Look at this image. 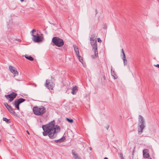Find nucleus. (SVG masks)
I'll list each match as a JSON object with an SVG mask.
<instances>
[{
    "label": "nucleus",
    "mask_w": 159,
    "mask_h": 159,
    "mask_svg": "<svg viewBox=\"0 0 159 159\" xmlns=\"http://www.w3.org/2000/svg\"><path fill=\"white\" fill-rule=\"evenodd\" d=\"M16 100L19 105L20 103L24 102L25 101V100L24 98H20L19 99H16Z\"/></svg>",
    "instance_id": "nucleus-15"
},
{
    "label": "nucleus",
    "mask_w": 159,
    "mask_h": 159,
    "mask_svg": "<svg viewBox=\"0 0 159 159\" xmlns=\"http://www.w3.org/2000/svg\"><path fill=\"white\" fill-rule=\"evenodd\" d=\"M75 51L76 53V56H78L79 55V49L76 45H74Z\"/></svg>",
    "instance_id": "nucleus-14"
},
{
    "label": "nucleus",
    "mask_w": 159,
    "mask_h": 159,
    "mask_svg": "<svg viewBox=\"0 0 159 159\" xmlns=\"http://www.w3.org/2000/svg\"><path fill=\"white\" fill-rule=\"evenodd\" d=\"M9 68L10 72L14 75V76H16L18 75V72L15 67L10 65L9 66Z\"/></svg>",
    "instance_id": "nucleus-9"
},
{
    "label": "nucleus",
    "mask_w": 159,
    "mask_h": 159,
    "mask_svg": "<svg viewBox=\"0 0 159 159\" xmlns=\"http://www.w3.org/2000/svg\"><path fill=\"white\" fill-rule=\"evenodd\" d=\"M3 121H6L7 123H9L10 122V119H7V118L4 117L3 118Z\"/></svg>",
    "instance_id": "nucleus-21"
},
{
    "label": "nucleus",
    "mask_w": 159,
    "mask_h": 159,
    "mask_svg": "<svg viewBox=\"0 0 159 159\" xmlns=\"http://www.w3.org/2000/svg\"><path fill=\"white\" fill-rule=\"evenodd\" d=\"M154 66L155 67H157L158 68H159V64H157V65H154Z\"/></svg>",
    "instance_id": "nucleus-28"
},
{
    "label": "nucleus",
    "mask_w": 159,
    "mask_h": 159,
    "mask_svg": "<svg viewBox=\"0 0 159 159\" xmlns=\"http://www.w3.org/2000/svg\"><path fill=\"white\" fill-rule=\"evenodd\" d=\"M26 132L28 134H30V133L28 130H27Z\"/></svg>",
    "instance_id": "nucleus-30"
},
{
    "label": "nucleus",
    "mask_w": 159,
    "mask_h": 159,
    "mask_svg": "<svg viewBox=\"0 0 159 159\" xmlns=\"http://www.w3.org/2000/svg\"><path fill=\"white\" fill-rule=\"evenodd\" d=\"M4 105L6 107V108L9 105H8L7 103V102H5L4 103Z\"/></svg>",
    "instance_id": "nucleus-24"
},
{
    "label": "nucleus",
    "mask_w": 159,
    "mask_h": 159,
    "mask_svg": "<svg viewBox=\"0 0 159 159\" xmlns=\"http://www.w3.org/2000/svg\"><path fill=\"white\" fill-rule=\"evenodd\" d=\"M123 60L124 61V65H126L127 63V60L126 58L125 55H124L123 57Z\"/></svg>",
    "instance_id": "nucleus-20"
},
{
    "label": "nucleus",
    "mask_w": 159,
    "mask_h": 159,
    "mask_svg": "<svg viewBox=\"0 0 159 159\" xmlns=\"http://www.w3.org/2000/svg\"><path fill=\"white\" fill-rule=\"evenodd\" d=\"M42 128L43 130V135L44 136L48 135L52 139L55 138L57 136V133L60 130V127L55 125L53 122L48 124L43 125Z\"/></svg>",
    "instance_id": "nucleus-1"
},
{
    "label": "nucleus",
    "mask_w": 159,
    "mask_h": 159,
    "mask_svg": "<svg viewBox=\"0 0 159 159\" xmlns=\"http://www.w3.org/2000/svg\"><path fill=\"white\" fill-rule=\"evenodd\" d=\"M8 111L11 114L14 115H15L16 113L15 111L13 110V109L9 105L8 107H7Z\"/></svg>",
    "instance_id": "nucleus-12"
},
{
    "label": "nucleus",
    "mask_w": 159,
    "mask_h": 159,
    "mask_svg": "<svg viewBox=\"0 0 159 159\" xmlns=\"http://www.w3.org/2000/svg\"><path fill=\"white\" fill-rule=\"evenodd\" d=\"M89 149H90V150H91V149H92V148H91V147H89Z\"/></svg>",
    "instance_id": "nucleus-32"
},
{
    "label": "nucleus",
    "mask_w": 159,
    "mask_h": 159,
    "mask_svg": "<svg viewBox=\"0 0 159 159\" xmlns=\"http://www.w3.org/2000/svg\"><path fill=\"white\" fill-rule=\"evenodd\" d=\"M17 95L16 93L14 92H12L10 94L5 95V97L6 99L8 100L9 102H11L13 101L14 99L16 97Z\"/></svg>",
    "instance_id": "nucleus-6"
},
{
    "label": "nucleus",
    "mask_w": 159,
    "mask_h": 159,
    "mask_svg": "<svg viewBox=\"0 0 159 159\" xmlns=\"http://www.w3.org/2000/svg\"><path fill=\"white\" fill-rule=\"evenodd\" d=\"M78 91V87L75 86L73 87L72 89L71 93L73 94H75Z\"/></svg>",
    "instance_id": "nucleus-11"
},
{
    "label": "nucleus",
    "mask_w": 159,
    "mask_h": 159,
    "mask_svg": "<svg viewBox=\"0 0 159 159\" xmlns=\"http://www.w3.org/2000/svg\"><path fill=\"white\" fill-rule=\"evenodd\" d=\"M94 37L95 36L93 34L92 35L91 37L90 38L91 44L93 48V51L94 53V56H92V57L93 58L98 57L97 41L94 39Z\"/></svg>",
    "instance_id": "nucleus-2"
},
{
    "label": "nucleus",
    "mask_w": 159,
    "mask_h": 159,
    "mask_svg": "<svg viewBox=\"0 0 159 159\" xmlns=\"http://www.w3.org/2000/svg\"><path fill=\"white\" fill-rule=\"evenodd\" d=\"M66 120L70 123H72L73 122V120L72 119H70L68 118H66Z\"/></svg>",
    "instance_id": "nucleus-22"
},
{
    "label": "nucleus",
    "mask_w": 159,
    "mask_h": 159,
    "mask_svg": "<svg viewBox=\"0 0 159 159\" xmlns=\"http://www.w3.org/2000/svg\"><path fill=\"white\" fill-rule=\"evenodd\" d=\"M33 36L32 38V40L35 42L39 43L42 41V39L43 38L39 36L38 34L37 35H34L33 34H32Z\"/></svg>",
    "instance_id": "nucleus-7"
},
{
    "label": "nucleus",
    "mask_w": 159,
    "mask_h": 159,
    "mask_svg": "<svg viewBox=\"0 0 159 159\" xmlns=\"http://www.w3.org/2000/svg\"><path fill=\"white\" fill-rule=\"evenodd\" d=\"M104 159H108L107 158V157H105Z\"/></svg>",
    "instance_id": "nucleus-31"
},
{
    "label": "nucleus",
    "mask_w": 159,
    "mask_h": 159,
    "mask_svg": "<svg viewBox=\"0 0 159 159\" xmlns=\"http://www.w3.org/2000/svg\"><path fill=\"white\" fill-rule=\"evenodd\" d=\"M121 52H122V53L123 54V56H124V55H125V53L124 52V51L123 49H121Z\"/></svg>",
    "instance_id": "nucleus-25"
},
{
    "label": "nucleus",
    "mask_w": 159,
    "mask_h": 159,
    "mask_svg": "<svg viewBox=\"0 0 159 159\" xmlns=\"http://www.w3.org/2000/svg\"><path fill=\"white\" fill-rule=\"evenodd\" d=\"M51 78V79H53V78L52 77V76Z\"/></svg>",
    "instance_id": "nucleus-35"
},
{
    "label": "nucleus",
    "mask_w": 159,
    "mask_h": 159,
    "mask_svg": "<svg viewBox=\"0 0 159 159\" xmlns=\"http://www.w3.org/2000/svg\"><path fill=\"white\" fill-rule=\"evenodd\" d=\"M111 75L113 77L114 79H116L117 76L116 75L115 72L114 70H112V67L111 66Z\"/></svg>",
    "instance_id": "nucleus-16"
},
{
    "label": "nucleus",
    "mask_w": 159,
    "mask_h": 159,
    "mask_svg": "<svg viewBox=\"0 0 159 159\" xmlns=\"http://www.w3.org/2000/svg\"><path fill=\"white\" fill-rule=\"evenodd\" d=\"M21 2H23L24 0H20Z\"/></svg>",
    "instance_id": "nucleus-33"
},
{
    "label": "nucleus",
    "mask_w": 159,
    "mask_h": 159,
    "mask_svg": "<svg viewBox=\"0 0 159 159\" xmlns=\"http://www.w3.org/2000/svg\"><path fill=\"white\" fill-rule=\"evenodd\" d=\"M108 128H109V127H108V128H107V129H108Z\"/></svg>",
    "instance_id": "nucleus-36"
},
{
    "label": "nucleus",
    "mask_w": 159,
    "mask_h": 159,
    "mask_svg": "<svg viewBox=\"0 0 159 159\" xmlns=\"http://www.w3.org/2000/svg\"><path fill=\"white\" fill-rule=\"evenodd\" d=\"M52 41L54 45L58 47H61L64 44L63 39L57 37H53Z\"/></svg>",
    "instance_id": "nucleus-5"
},
{
    "label": "nucleus",
    "mask_w": 159,
    "mask_h": 159,
    "mask_svg": "<svg viewBox=\"0 0 159 159\" xmlns=\"http://www.w3.org/2000/svg\"><path fill=\"white\" fill-rule=\"evenodd\" d=\"M34 113L36 115H41L46 111V108L43 106L40 107H34L33 109Z\"/></svg>",
    "instance_id": "nucleus-4"
},
{
    "label": "nucleus",
    "mask_w": 159,
    "mask_h": 159,
    "mask_svg": "<svg viewBox=\"0 0 159 159\" xmlns=\"http://www.w3.org/2000/svg\"><path fill=\"white\" fill-rule=\"evenodd\" d=\"M77 57L79 58V61L81 62L82 63V61H83V59L82 57L79 55L78 56H77Z\"/></svg>",
    "instance_id": "nucleus-23"
},
{
    "label": "nucleus",
    "mask_w": 159,
    "mask_h": 159,
    "mask_svg": "<svg viewBox=\"0 0 159 159\" xmlns=\"http://www.w3.org/2000/svg\"><path fill=\"white\" fill-rule=\"evenodd\" d=\"M98 42H102V40L99 38H98Z\"/></svg>",
    "instance_id": "nucleus-27"
},
{
    "label": "nucleus",
    "mask_w": 159,
    "mask_h": 159,
    "mask_svg": "<svg viewBox=\"0 0 159 159\" xmlns=\"http://www.w3.org/2000/svg\"><path fill=\"white\" fill-rule=\"evenodd\" d=\"M36 30L35 29H33L32 31H31V32H32V33L33 34L34 32H35Z\"/></svg>",
    "instance_id": "nucleus-29"
},
{
    "label": "nucleus",
    "mask_w": 159,
    "mask_h": 159,
    "mask_svg": "<svg viewBox=\"0 0 159 159\" xmlns=\"http://www.w3.org/2000/svg\"><path fill=\"white\" fill-rule=\"evenodd\" d=\"M13 104L15 106L16 108L18 110H19V105L18 103H17V102H16V100H15L14 103H13Z\"/></svg>",
    "instance_id": "nucleus-18"
},
{
    "label": "nucleus",
    "mask_w": 159,
    "mask_h": 159,
    "mask_svg": "<svg viewBox=\"0 0 159 159\" xmlns=\"http://www.w3.org/2000/svg\"><path fill=\"white\" fill-rule=\"evenodd\" d=\"M72 154L75 159H82L78 156V155L75 153V152H72Z\"/></svg>",
    "instance_id": "nucleus-19"
},
{
    "label": "nucleus",
    "mask_w": 159,
    "mask_h": 159,
    "mask_svg": "<svg viewBox=\"0 0 159 159\" xmlns=\"http://www.w3.org/2000/svg\"><path fill=\"white\" fill-rule=\"evenodd\" d=\"M65 140V137H63L59 139L55 140V142L57 143H62V142H64Z\"/></svg>",
    "instance_id": "nucleus-13"
},
{
    "label": "nucleus",
    "mask_w": 159,
    "mask_h": 159,
    "mask_svg": "<svg viewBox=\"0 0 159 159\" xmlns=\"http://www.w3.org/2000/svg\"><path fill=\"white\" fill-rule=\"evenodd\" d=\"M25 57L26 58L30 61H33L34 60L33 58L32 57L27 54L25 55Z\"/></svg>",
    "instance_id": "nucleus-17"
},
{
    "label": "nucleus",
    "mask_w": 159,
    "mask_h": 159,
    "mask_svg": "<svg viewBox=\"0 0 159 159\" xmlns=\"http://www.w3.org/2000/svg\"><path fill=\"white\" fill-rule=\"evenodd\" d=\"M148 159H152L150 157H149V158H148Z\"/></svg>",
    "instance_id": "nucleus-34"
},
{
    "label": "nucleus",
    "mask_w": 159,
    "mask_h": 159,
    "mask_svg": "<svg viewBox=\"0 0 159 159\" xmlns=\"http://www.w3.org/2000/svg\"><path fill=\"white\" fill-rule=\"evenodd\" d=\"M138 128L139 134H140L143 132V130L145 128V122L143 117L141 115H139L138 119Z\"/></svg>",
    "instance_id": "nucleus-3"
},
{
    "label": "nucleus",
    "mask_w": 159,
    "mask_h": 159,
    "mask_svg": "<svg viewBox=\"0 0 159 159\" xmlns=\"http://www.w3.org/2000/svg\"><path fill=\"white\" fill-rule=\"evenodd\" d=\"M45 86L49 89L52 90L55 86V84L53 82H50L49 80H46Z\"/></svg>",
    "instance_id": "nucleus-8"
},
{
    "label": "nucleus",
    "mask_w": 159,
    "mask_h": 159,
    "mask_svg": "<svg viewBox=\"0 0 159 159\" xmlns=\"http://www.w3.org/2000/svg\"><path fill=\"white\" fill-rule=\"evenodd\" d=\"M120 157L121 159H124L122 154H120Z\"/></svg>",
    "instance_id": "nucleus-26"
},
{
    "label": "nucleus",
    "mask_w": 159,
    "mask_h": 159,
    "mask_svg": "<svg viewBox=\"0 0 159 159\" xmlns=\"http://www.w3.org/2000/svg\"><path fill=\"white\" fill-rule=\"evenodd\" d=\"M143 156L144 158L148 159L149 158V150L147 149H145L143 150Z\"/></svg>",
    "instance_id": "nucleus-10"
}]
</instances>
